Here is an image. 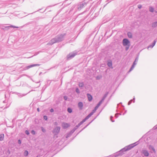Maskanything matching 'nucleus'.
<instances>
[{
	"label": "nucleus",
	"mask_w": 157,
	"mask_h": 157,
	"mask_svg": "<svg viewBox=\"0 0 157 157\" xmlns=\"http://www.w3.org/2000/svg\"><path fill=\"white\" fill-rule=\"evenodd\" d=\"M65 33L56 36L55 38L52 39L47 44V45H52L54 43L60 42L64 39Z\"/></svg>",
	"instance_id": "obj_1"
},
{
	"label": "nucleus",
	"mask_w": 157,
	"mask_h": 157,
	"mask_svg": "<svg viewBox=\"0 0 157 157\" xmlns=\"http://www.w3.org/2000/svg\"><path fill=\"white\" fill-rule=\"evenodd\" d=\"M138 144L139 142L138 141L133 144H130L121 149L119 152H117V154H118V155H122L123 154L124 152L130 150L136 146Z\"/></svg>",
	"instance_id": "obj_2"
},
{
	"label": "nucleus",
	"mask_w": 157,
	"mask_h": 157,
	"mask_svg": "<svg viewBox=\"0 0 157 157\" xmlns=\"http://www.w3.org/2000/svg\"><path fill=\"white\" fill-rule=\"evenodd\" d=\"M77 54V53L75 51L71 52L67 56V59L68 60H70L74 58Z\"/></svg>",
	"instance_id": "obj_3"
},
{
	"label": "nucleus",
	"mask_w": 157,
	"mask_h": 157,
	"mask_svg": "<svg viewBox=\"0 0 157 157\" xmlns=\"http://www.w3.org/2000/svg\"><path fill=\"white\" fill-rule=\"evenodd\" d=\"M138 59L139 58L138 56L136 58L135 61L133 62L132 65L131 66V67L130 68V70H129V71L128 72V73L130 72L135 67V66L137 63L138 60Z\"/></svg>",
	"instance_id": "obj_4"
},
{
	"label": "nucleus",
	"mask_w": 157,
	"mask_h": 157,
	"mask_svg": "<svg viewBox=\"0 0 157 157\" xmlns=\"http://www.w3.org/2000/svg\"><path fill=\"white\" fill-rule=\"evenodd\" d=\"M60 128L59 127H56L53 130L52 133L55 135H57L59 132Z\"/></svg>",
	"instance_id": "obj_5"
},
{
	"label": "nucleus",
	"mask_w": 157,
	"mask_h": 157,
	"mask_svg": "<svg viewBox=\"0 0 157 157\" xmlns=\"http://www.w3.org/2000/svg\"><path fill=\"white\" fill-rule=\"evenodd\" d=\"M122 44L124 46H125L130 44V42L126 38L124 39L122 41Z\"/></svg>",
	"instance_id": "obj_6"
},
{
	"label": "nucleus",
	"mask_w": 157,
	"mask_h": 157,
	"mask_svg": "<svg viewBox=\"0 0 157 157\" xmlns=\"http://www.w3.org/2000/svg\"><path fill=\"white\" fill-rule=\"evenodd\" d=\"M147 147L149 150H150V152L151 153H156L155 150L153 146L152 145H148Z\"/></svg>",
	"instance_id": "obj_7"
},
{
	"label": "nucleus",
	"mask_w": 157,
	"mask_h": 157,
	"mask_svg": "<svg viewBox=\"0 0 157 157\" xmlns=\"http://www.w3.org/2000/svg\"><path fill=\"white\" fill-rule=\"evenodd\" d=\"M40 65L38 64H33L30 65L27 67H25L23 68L24 70H26L29 69V68L33 67H36L39 66Z\"/></svg>",
	"instance_id": "obj_8"
},
{
	"label": "nucleus",
	"mask_w": 157,
	"mask_h": 157,
	"mask_svg": "<svg viewBox=\"0 0 157 157\" xmlns=\"http://www.w3.org/2000/svg\"><path fill=\"white\" fill-rule=\"evenodd\" d=\"M141 153L144 156L146 157L148 156L149 155L148 151L145 149H143L141 151Z\"/></svg>",
	"instance_id": "obj_9"
},
{
	"label": "nucleus",
	"mask_w": 157,
	"mask_h": 157,
	"mask_svg": "<svg viewBox=\"0 0 157 157\" xmlns=\"http://www.w3.org/2000/svg\"><path fill=\"white\" fill-rule=\"evenodd\" d=\"M86 3L85 2H82V3L78 6V9L80 10L86 6Z\"/></svg>",
	"instance_id": "obj_10"
},
{
	"label": "nucleus",
	"mask_w": 157,
	"mask_h": 157,
	"mask_svg": "<svg viewBox=\"0 0 157 157\" xmlns=\"http://www.w3.org/2000/svg\"><path fill=\"white\" fill-rule=\"evenodd\" d=\"M157 39H155L154 40L152 44L151 45H149L147 47V48L149 49V48H152L155 45V43L157 41Z\"/></svg>",
	"instance_id": "obj_11"
},
{
	"label": "nucleus",
	"mask_w": 157,
	"mask_h": 157,
	"mask_svg": "<svg viewBox=\"0 0 157 157\" xmlns=\"http://www.w3.org/2000/svg\"><path fill=\"white\" fill-rule=\"evenodd\" d=\"M78 106L79 109L80 110H81L83 109V104L82 102H79L78 103Z\"/></svg>",
	"instance_id": "obj_12"
},
{
	"label": "nucleus",
	"mask_w": 157,
	"mask_h": 157,
	"mask_svg": "<svg viewBox=\"0 0 157 157\" xmlns=\"http://www.w3.org/2000/svg\"><path fill=\"white\" fill-rule=\"evenodd\" d=\"M62 126L63 128H66L69 126V125L67 123H63Z\"/></svg>",
	"instance_id": "obj_13"
},
{
	"label": "nucleus",
	"mask_w": 157,
	"mask_h": 157,
	"mask_svg": "<svg viewBox=\"0 0 157 157\" xmlns=\"http://www.w3.org/2000/svg\"><path fill=\"white\" fill-rule=\"evenodd\" d=\"M107 64L108 66L110 68H113L112 61L111 60L108 61Z\"/></svg>",
	"instance_id": "obj_14"
},
{
	"label": "nucleus",
	"mask_w": 157,
	"mask_h": 157,
	"mask_svg": "<svg viewBox=\"0 0 157 157\" xmlns=\"http://www.w3.org/2000/svg\"><path fill=\"white\" fill-rule=\"evenodd\" d=\"M87 95L88 99V100L89 101H92L93 98L92 95L89 94H87Z\"/></svg>",
	"instance_id": "obj_15"
},
{
	"label": "nucleus",
	"mask_w": 157,
	"mask_h": 157,
	"mask_svg": "<svg viewBox=\"0 0 157 157\" xmlns=\"http://www.w3.org/2000/svg\"><path fill=\"white\" fill-rule=\"evenodd\" d=\"M97 117H95V118L93 119V120H92L85 127L83 128H82L81 131H79V132L78 133H77V134L78 135L79 133H80V132H81L85 128H86L88 126L91 122H92L94 119H95Z\"/></svg>",
	"instance_id": "obj_16"
},
{
	"label": "nucleus",
	"mask_w": 157,
	"mask_h": 157,
	"mask_svg": "<svg viewBox=\"0 0 157 157\" xmlns=\"http://www.w3.org/2000/svg\"><path fill=\"white\" fill-rule=\"evenodd\" d=\"M109 94V92H106L105 94L103 96V97L102 99H101L102 101H104L105 98L107 97L108 95Z\"/></svg>",
	"instance_id": "obj_17"
},
{
	"label": "nucleus",
	"mask_w": 157,
	"mask_h": 157,
	"mask_svg": "<svg viewBox=\"0 0 157 157\" xmlns=\"http://www.w3.org/2000/svg\"><path fill=\"white\" fill-rule=\"evenodd\" d=\"M126 113V110L125 111V112L123 113L122 114V115H124V114L125 113ZM119 114L120 115H121L122 114V112L121 111L120 113H116L115 114V117L117 118L118 117V114Z\"/></svg>",
	"instance_id": "obj_18"
},
{
	"label": "nucleus",
	"mask_w": 157,
	"mask_h": 157,
	"mask_svg": "<svg viewBox=\"0 0 157 157\" xmlns=\"http://www.w3.org/2000/svg\"><path fill=\"white\" fill-rule=\"evenodd\" d=\"M79 127L78 125H76L75 126L74 128L71 131L72 132L74 133L75 131L78 129V128Z\"/></svg>",
	"instance_id": "obj_19"
},
{
	"label": "nucleus",
	"mask_w": 157,
	"mask_h": 157,
	"mask_svg": "<svg viewBox=\"0 0 157 157\" xmlns=\"http://www.w3.org/2000/svg\"><path fill=\"white\" fill-rule=\"evenodd\" d=\"M73 133L71 131L69 132V133H67L66 135V137L67 139L68 137H70L71 136V135Z\"/></svg>",
	"instance_id": "obj_20"
},
{
	"label": "nucleus",
	"mask_w": 157,
	"mask_h": 157,
	"mask_svg": "<svg viewBox=\"0 0 157 157\" xmlns=\"http://www.w3.org/2000/svg\"><path fill=\"white\" fill-rule=\"evenodd\" d=\"M11 28H18L19 27L18 26H13V25H10V26H8L6 27V29H9Z\"/></svg>",
	"instance_id": "obj_21"
},
{
	"label": "nucleus",
	"mask_w": 157,
	"mask_h": 157,
	"mask_svg": "<svg viewBox=\"0 0 157 157\" xmlns=\"http://www.w3.org/2000/svg\"><path fill=\"white\" fill-rule=\"evenodd\" d=\"M84 85V84L83 82H79L78 86L79 87H80L81 89L82 88V87H83Z\"/></svg>",
	"instance_id": "obj_22"
},
{
	"label": "nucleus",
	"mask_w": 157,
	"mask_h": 157,
	"mask_svg": "<svg viewBox=\"0 0 157 157\" xmlns=\"http://www.w3.org/2000/svg\"><path fill=\"white\" fill-rule=\"evenodd\" d=\"M152 27L154 28L157 26V21L151 24Z\"/></svg>",
	"instance_id": "obj_23"
},
{
	"label": "nucleus",
	"mask_w": 157,
	"mask_h": 157,
	"mask_svg": "<svg viewBox=\"0 0 157 157\" xmlns=\"http://www.w3.org/2000/svg\"><path fill=\"white\" fill-rule=\"evenodd\" d=\"M4 134H0V140L2 141L4 139Z\"/></svg>",
	"instance_id": "obj_24"
},
{
	"label": "nucleus",
	"mask_w": 157,
	"mask_h": 157,
	"mask_svg": "<svg viewBox=\"0 0 157 157\" xmlns=\"http://www.w3.org/2000/svg\"><path fill=\"white\" fill-rule=\"evenodd\" d=\"M127 35L128 37L129 38H132V34L130 32H128L127 33Z\"/></svg>",
	"instance_id": "obj_25"
},
{
	"label": "nucleus",
	"mask_w": 157,
	"mask_h": 157,
	"mask_svg": "<svg viewBox=\"0 0 157 157\" xmlns=\"http://www.w3.org/2000/svg\"><path fill=\"white\" fill-rule=\"evenodd\" d=\"M28 154H29V152H28V151H27V150H25L24 151V156H26L28 155Z\"/></svg>",
	"instance_id": "obj_26"
},
{
	"label": "nucleus",
	"mask_w": 157,
	"mask_h": 157,
	"mask_svg": "<svg viewBox=\"0 0 157 157\" xmlns=\"http://www.w3.org/2000/svg\"><path fill=\"white\" fill-rule=\"evenodd\" d=\"M103 101H102V100H101L98 103L96 106H98V107H99L100 105L101 104V103Z\"/></svg>",
	"instance_id": "obj_27"
},
{
	"label": "nucleus",
	"mask_w": 157,
	"mask_h": 157,
	"mask_svg": "<svg viewBox=\"0 0 157 157\" xmlns=\"http://www.w3.org/2000/svg\"><path fill=\"white\" fill-rule=\"evenodd\" d=\"M149 10L150 12H153L154 11V9L152 7H150L149 8Z\"/></svg>",
	"instance_id": "obj_28"
},
{
	"label": "nucleus",
	"mask_w": 157,
	"mask_h": 157,
	"mask_svg": "<svg viewBox=\"0 0 157 157\" xmlns=\"http://www.w3.org/2000/svg\"><path fill=\"white\" fill-rule=\"evenodd\" d=\"M67 112L70 113H72V109L70 108H68L67 109Z\"/></svg>",
	"instance_id": "obj_29"
},
{
	"label": "nucleus",
	"mask_w": 157,
	"mask_h": 157,
	"mask_svg": "<svg viewBox=\"0 0 157 157\" xmlns=\"http://www.w3.org/2000/svg\"><path fill=\"white\" fill-rule=\"evenodd\" d=\"M41 131L43 132H45L46 131V130L43 127H41Z\"/></svg>",
	"instance_id": "obj_30"
},
{
	"label": "nucleus",
	"mask_w": 157,
	"mask_h": 157,
	"mask_svg": "<svg viewBox=\"0 0 157 157\" xmlns=\"http://www.w3.org/2000/svg\"><path fill=\"white\" fill-rule=\"evenodd\" d=\"M75 91L78 94H79L80 93V91L78 88H76Z\"/></svg>",
	"instance_id": "obj_31"
},
{
	"label": "nucleus",
	"mask_w": 157,
	"mask_h": 157,
	"mask_svg": "<svg viewBox=\"0 0 157 157\" xmlns=\"http://www.w3.org/2000/svg\"><path fill=\"white\" fill-rule=\"evenodd\" d=\"M98 106H96L95 107L94 109L92 110V111H93L95 113V111H96V110L98 109Z\"/></svg>",
	"instance_id": "obj_32"
},
{
	"label": "nucleus",
	"mask_w": 157,
	"mask_h": 157,
	"mask_svg": "<svg viewBox=\"0 0 157 157\" xmlns=\"http://www.w3.org/2000/svg\"><path fill=\"white\" fill-rule=\"evenodd\" d=\"M130 44H129V45H128L127 46H126L125 47V50L127 51L129 48V47L130 46Z\"/></svg>",
	"instance_id": "obj_33"
},
{
	"label": "nucleus",
	"mask_w": 157,
	"mask_h": 157,
	"mask_svg": "<svg viewBox=\"0 0 157 157\" xmlns=\"http://www.w3.org/2000/svg\"><path fill=\"white\" fill-rule=\"evenodd\" d=\"M75 6H72L70 9V10L69 12H71L74 9V8L75 7Z\"/></svg>",
	"instance_id": "obj_34"
},
{
	"label": "nucleus",
	"mask_w": 157,
	"mask_h": 157,
	"mask_svg": "<svg viewBox=\"0 0 157 157\" xmlns=\"http://www.w3.org/2000/svg\"><path fill=\"white\" fill-rule=\"evenodd\" d=\"M94 113V112L92 111L90 114H89L88 115L90 116V117H91Z\"/></svg>",
	"instance_id": "obj_35"
},
{
	"label": "nucleus",
	"mask_w": 157,
	"mask_h": 157,
	"mask_svg": "<svg viewBox=\"0 0 157 157\" xmlns=\"http://www.w3.org/2000/svg\"><path fill=\"white\" fill-rule=\"evenodd\" d=\"M31 133L32 135H34L36 134L35 131L34 130H32L31 131Z\"/></svg>",
	"instance_id": "obj_36"
},
{
	"label": "nucleus",
	"mask_w": 157,
	"mask_h": 157,
	"mask_svg": "<svg viewBox=\"0 0 157 157\" xmlns=\"http://www.w3.org/2000/svg\"><path fill=\"white\" fill-rule=\"evenodd\" d=\"M133 100L131 99L130 100L128 103V105H129L131 104V103H132V101H133Z\"/></svg>",
	"instance_id": "obj_37"
},
{
	"label": "nucleus",
	"mask_w": 157,
	"mask_h": 157,
	"mask_svg": "<svg viewBox=\"0 0 157 157\" xmlns=\"http://www.w3.org/2000/svg\"><path fill=\"white\" fill-rule=\"evenodd\" d=\"M83 122L82 121H81L79 123L78 125V126H80L81 125H82L83 123Z\"/></svg>",
	"instance_id": "obj_38"
},
{
	"label": "nucleus",
	"mask_w": 157,
	"mask_h": 157,
	"mask_svg": "<svg viewBox=\"0 0 157 157\" xmlns=\"http://www.w3.org/2000/svg\"><path fill=\"white\" fill-rule=\"evenodd\" d=\"M43 118H44V119L45 120H47L48 117H47V116H46V115L44 116Z\"/></svg>",
	"instance_id": "obj_39"
},
{
	"label": "nucleus",
	"mask_w": 157,
	"mask_h": 157,
	"mask_svg": "<svg viewBox=\"0 0 157 157\" xmlns=\"http://www.w3.org/2000/svg\"><path fill=\"white\" fill-rule=\"evenodd\" d=\"M25 133L26 135H29V131H28V130H26V131H25Z\"/></svg>",
	"instance_id": "obj_40"
},
{
	"label": "nucleus",
	"mask_w": 157,
	"mask_h": 157,
	"mask_svg": "<svg viewBox=\"0 0 157 157\" xmlns=\"http://www.w3.org/2000/svg\"><path fill=\"white\" fill-rule=\"evenodd\" d=\"M67 98H67V96H64V97H63V99L65 100H67Z\"/></svg>",
	"instance_id": "obj_41"
},
{
	"label": "nucleus",
	"mask_w": 157,
	"mask_h": 157,
	"mask_svg": "<svg viewBox=\"0 0 157 157\" xmlns=\"http://www.w3.org/2000/svg\"><path fill=\"white\" fill-rule=\"evenodd\" d=\"M113 118V117L112 116H111L110 117V119L111 120V121L112 122H114V120H112V118Z\"/></svg>",
	"instance_id": "obj_42"
},
{
	"label": "nucleus",
	"mask_w": 157,
	"mask_h": 157,
	"mask_svg": "<svg viewBox=\"0 0 157 157\" xmlns=\"http://www.w3.org/2000/svg\"><path fill=\"white\" fill-rule=\"evenodd\" d=\"M90 116L88 115L85 117L86 119V120L88 119L90 117Z\"/></svg>",
	"instance_id": "obj_43"
},
{
	"label": "nucleus",
	"mask_w": 157,
	"mask_h": 157,
	"mask_svg": "<svg viewBox=\"0 0 157 157\" xmlns=\"http://www.w3.org/2000/svg\"><path fill=\"white\" fill-rule=\"evenodd\" d=\"M19 144H21V141L20 140H18V141Z\"/></svg>",
	"instance_id": "obj_44"
},
{
	"label": "nucleus",
	"mask_w": 157,
	"mask_h": 157,
	"mask_svg": "<svg viewBox=\"0 0 157 157\" xmlns=\"http://www.w3.org/2000/svg\"><path fill=\"white\" fill-rule=\"evenodd\" d=\"M138 7L139 9H140L142 7V6L140 5H138Z\"/></svg>",
	"instance_id": "obj_45"
},
{
	"label": "nucleus",
	"mask_w": 157,
	"mask_h": 157,
	"mask_svg": "<svg viewBox=\"0 0 157 157\" xmlns=\"http://www.w3.org/2000/svg\"><path fill=\"white\" fill-rule=\"evenodd\" d=\"M50 112H51V113H52L54 112V109H53L52 108L51 109H50Z\"/></svg>",
	"instance_id": "obj_46"
},
{
	"label": "nucleus",
	"mask_w": 157,
	"mask_h": 157,
	"mask_svg": "<svg viewBox=\"0 0 157 157\" xmlns=\"http://www.w3.org/2000/svg\"><path fill=\"white\" fill-rule=\"evenodd\" d=\"M100 78V76H98L96 77V79L97 80H99Z\"/></svg>",
	"instance_id": "obj_47"
},
{
	"label": "nucleus",
	"mask_w": 157,
	"mask_h": 157,
	"mask_svg": "<svg viewBox=\"0 0 157 157\" xmlns=\"http://www.w3.org/2000/svg\"><path fill=\"white\" fill-rule=\"evenodd\" d=\"M86 120V118H85L82 121L83 122H84Z\"/></svg>",
	"instance_id": "obj_48"
},
{
	"label": "nucleus",
	"mask_w": 157,
	"mask_h": 157,
	"mask_svg": "<svg viewBox=\"0 0 157 157\" xmlns=\"http://www.w3.org/2000/svg\"><path fill=\"white\" fill-rule=\"evenodd\" d=\"M133 102L134 103L135 102V98L134 97L133 98Z\"/></svg>",
	"instance_id": "obj_49"
},
{
	"label": "nucleus",
	"mask_w": 157,
	"mask_h": 157,
	"mask_svg": "<svg viewBox=\"0 0 157 157\" xmlns=\"http://www.w3.org/2000/svg\"><path fill=\"white\" fill-rule=\"evenodd\" d=\"M119 104H118L117 105V110H118V108H119Z\"/></svg>",
	"instance_id": "obj_50"
},
{
	"label": "nucleus",
	"mask_w": 157,
	"mask_h": 157,
	"mask_svg": "<svg viewBox=\"0 0 157 157\" xmlns=\"http://www.w3.org/2000/svg\"><path fill=\"white\" fill-rule=\"evenodd\" d=\"M37 111H38V112H39L40 111V110H39V108H38L37 109Z\"/></svg>",
	"instance_id": "obj_51"
},
{
	"label": "nucleus",
	"mask_w": 157,
	"mask_h": 157,
	"mask_svg": "<svg viewBox=\"0 0 157 157\" xmlns=\"http://www.w3.org/2000/svg\"><path fill=\"white\" fill-rule=\"evenodd\" d=\"M40 155H38L36 157H40Z\"/></svg>",
	"instance_id": "obj_52"
},
{
	"label": "nucleus",
	"mask_w": 157,
	"mask_h": 157,
	"mask_svg": "<svg viewBox=\"0 0 157 157\" xmlns=\"http://www.w3.org/2000/svg\"><path fill=\"white\" fill-rule=\"evenodd\" d=\"M40 155H38L36 157H40Z\"/></svg>",
	"instance_id": "obj_53"
},
{
	"label": "nucleus",
	"mask_w": 157,
	"mask_h": 157,
	"mask_svg": "<svg viewBox=\"0 0 157 157\" xmlns=\"http://www.w3.org/2000/svg\"><path fill=\"white\" fill-rule=\"evenodd\" d=\"M122 107H124V106L123 105H122Z\"/></svg>",
	"instance_id": "obj_54"
},
{
	"label": "nucleus",
	"mask_w": 157,
	"mask_h": 157,
	"mask_svg": "<svg viewBox=\"0 0 157 157\" xmlns=\"http://www.w3.org/2000/svg\"><path fill=\"white\" fill-rule=\"evenodd\" d=\"M120 104H122V103H121H121H120Z\"/></svg>",
	"instance_id": "obj_55"
},
{
	"label": "nucleus",
	"mask_w": 157,
	"mask_h": 157,
	"mask_svg": "<svg viewBox=\"0 0 157 157\" xmlns=\"http://www.w3.org/2000/svg\"><path fill=\"white\" fill-rule=\"evenodd\" d=\"M155 128H157V126Z\"/></svg>",
	"instance_id": "obj_56"
},
{
	"label": "nucleus",
	"mask_w": 157,
	"mask_h": 157,
	"mask_svg": "<svg viewBox=\"0 0 157 157\" xmlns=\"http://www.w3.org/2000/svg\"><path fill=\"white\" fill-rule=\"evenodd\" d=\"M55 5H56V4H55V5H54L53 6H55Z\"/></svg>",
	"instance_id": "obj_57"
},
{
	"label": "nucleus",
	"mask_w": 157,
	"mask_h": 157,
	"mask_svg": "<svg viewBox=\"0 0 157 157\" xmlns=\"http://www.w3.org/2000/svg\"><path fill=\"white\" fill-rule=\"evenodd\" d=\"M55 5H56V4H55V5H54L53 6H55Z\"/></svg>",
	"instance_id": "obj_58"
}]
</instances>
